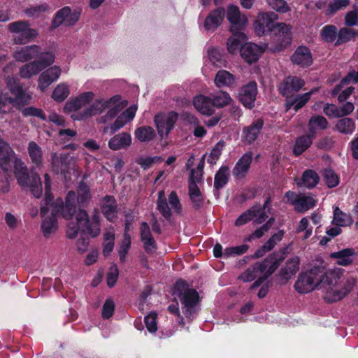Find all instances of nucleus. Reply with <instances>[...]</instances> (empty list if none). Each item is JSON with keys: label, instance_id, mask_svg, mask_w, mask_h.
<instances>
[{"label": "nucleus", "instance_id": "obj_1", "mask_svg": "<svg viewBox=\"0 0 358 358\" xmlns=\"http://www.w3.org/2000/svg\"><path fill=\"white\" fill-rule=\"evenodd\" d=\"M356 282V278L343 268H334L325 271L322 266H313L299 275L294 287L299 294L321 290L324 300L333 303L350 293Z\"/></svg>", "mask_w": 358, "mask_h": 358}, {"label": "nucleus", "instance_id": "obj_2", "mask_svg": "<svg viewBox=\"0 0 358 358\" xmlns=\"http://www.w3.org/2000/svg\"><path fill=\"white\" fill-rule=\"evenodd\" d=\"M91 199L88 186L84 182L80 183L78 187V196L74 192H69L63 203L62 215L65 219H72L74 216L76 221L71 220L67 226L66 235L69 238H75L80 230L95 238L100 234V216L99 210L94 209L90 216L85 210H76V204L85 206Z\"/></svg>", "mask_w": 358, "mask_h": 358}, {"label": "nucleus", "instance_id": "obj_3", "mask_svg": "<svg viewBox=\"0 0 358 358\" xmlns=\"http://www.w3.org/2000/svg\"><path fill=\"white\" fill-rule=\"evenodd\" d=\"M125 106L120 96H114L108 100H96L83 111L71 115L74 120H83L102 113L108 110L106 114L99 119V122L106 124L112 120Z\"/></svg>", "mask_w": 358, "mask_h": 358}, {"label": "nucleus", "instance_id": "obj_4", "mask_svg": "<svg viewBox=\"0 0 358 358\" xmlns=\"http://www.w3.org/2000/svg\"><path fill=\"white\" fill-rule=\"evenodd\" d=\"M45 201L41 205V213L42 220L41 228L45 236L48 237L54 233L57 227L56 217L62 215L63 201L57 199L53 203H50L52 199L50 194V179L48 174H45Z\"/></svg>", "mask_w": 358, "mask_h": 358}, {"label": "nucleus", "instance_id": "obj_5", "mask_svg": "<svg viewBox=\"0 0 358 358\" xmlns=\"http://www.w3.org/2000/svg\"><path fill=\"white\" fill-rule=\"evenodd\" d=\"M280 264V261L273 257L265 259L262 262H257L249 267L239 276V279L245 282H251L255 278L256 281L250 286L251 289L259 287L274 271Z\"/></svg>", "mask_w": 358, "mask_h": 358}, {"label": "nucleus", "instance_id": "obj_6", "mask_svg": "<svg viewBox=\"0 0 358 358\" xmlns=\"http://www.w3.org/2000/svg\"><path fill=\"white\" fill-rule=\"evenodd\" d=\"M13 163L18 184L22 187L29 189L36 198H39L42 195L43 189L38 174L32 169L31 173H28L27 166L19 158H15Z\"/></svg>", "mask_w": 358, "mask_h": 358}, {"label": "nucleus", "instance_id": "obj_7", "mask_svg": "<svg viewBox=\"0 0 358 358\" xmlns=\"http://www.w3.org/2000/svg\"><path fill=\"white\" fill-rule=\"evenodd\" d=\"M278 15L273 12H266L259 13L255 22V31L258 36H262L271 31L277 25L279 32L285 34V36H289L292 30V26L285 23L276 24Z\"/></svg>", "mask_w": 358, "mask_h": 358}, {"label": "nucleus", "instance_id": "obj_8", "mask_svg": "<svg viewBox=\"0 0 358 358\" xmlns=\"http://www.w3.org/2000/svg\"><path fill=\"white\" fill-rule=\"evenodd\" d=\"M173 294L181 301L183 314L190 318L195 312V306L199 301L197 292L195 289H189L186 282L180 280L176 283Z\"/></svg>", "mask_w": 358, "mask_h": 358}, {"label": "nucleus", "instance_id": "obj_9", "mask_svg": "<svg viewBox=\"0 0 358 358\" xmlns=\"http://www.w3.org/2000/svg\"><path fill=\"white\" fill-rule=\"evenodd\" d=\"M8 31L13 34V43L17 45L27 44L38 36V31L30 27L27 20L11 22L8 26Z\"/></svg>", "mask_w": 358, "mask_h": 358}, {"label": "nucleus", "instance_id": "obj_10", "mask_svg": "<svg viewBox=\"0 0 358 358\" xmlns=\"http://www.w3.org/2000/svg\"><path fill=\"white\" fill-rule=\"evenodd\" d=\"M55 55L48 51L41 54L38 59L30 62L20 68L19 75L22 78H30L55 62Z\"/></svg>", "mask_w": 358, "mask_h": 358}, {"label": "nucleus", "instance_id": "obj_11", "mask_svg": "<svg viewBox=\"0 0 358 358\" xmlns=\"http://www.w3.org/2000/svg\"><path fill=\"white\" fill-rule=\"evenodd\" d=\"M178 117V113L174 111L161 113L155 116V124L162 139L168 137L169 134L173 129Z\"/></svg>", "mask_w": 358, "mask_h": 358}, {"label": "nucleus", "instance_id": "obj_12", "mask_svg": "<svg viewBox=\"0 0 358 358\" xmlns=\"http://www.w3.org/2000/svg\"><path fill=\"white\" fill-rule=\"evenodd\" d=\"M94 97V94L93 92H85L71 98L65 103L64 112L72 114L78 113V111L91 102Z\"/></svg>", "mask_w": 358, "mask_h": 358}, {"label": "nucleus", "instance_id": "obj_13", "mask_svg": "<svg viewBox=\"0 0 358 358\" xmlns=\"http://www.w3.org/2000/svg\"><path fill=\"white\" fill-rule=\"evenodd\" d=\"M227 18L230 22V31H241L248 24L247 17L241 13L238 6L230 5L227 10Z\"/></svg>", "mask_w": 358, "mask_h": 358}, {"label": "nucleus", "instance_id": "obj_14", "mask_svg": "<svg viewBox=\"0 0 358 358\" xmlns=\"http://www.w3.org/2000/svg\"><path fill=\"white\" fill-rule=\"evenodd\" d=\"M7 86L10 92L15 96V103L23 106L28 103L31 99V95L23 91L20 81L14 77H8L6 79Z\"/></svg>", "mask_w": 358, "mask_h": 358}, {"label": "nucleus", "instance_id": "obj_15", "mask_svg": "<svg viewBox=\"0 0 358 358\" xmlns=\"http://www.w3.org/2000/svg\"><path fill=\"white\" fill-rule=\"evenodd\" d=\"M43 53L39 45H31L17 48L13 52V57L16 61L24 63L38 58Z\"/></svg>", "mask_w": 358, "mask_h": 358}, {"label": "nucleus", "instance_id": "obj_16", "mask_svg": "<svg viewBox=\"0 0 358 358\" xmlns=\"http://www.w3.org/2000/svg\"><path fill=\"white\" fill-rule=\"evenodd\" d=\"M62 74L60 66L55 65L43 71L38 79V87L40 90L44 91L52 83L57 81Z\"/></svg>", "mask_w": 358, "mask_h": 358}, {"label": "nucleus", "instance_id": "obj_17", "mask_svg": "<svg viewBox=\"0 0 358 358\" xmlns=\"http://www.w3.org/2000/svg\"><path fill=\"white\" fill-rule=\"evenodd\" d=\"M303 79L296 76L286 78L279 86L280 92L289 99L294 94L299 92L304 85Z\"/></svg>", "mask_w": 358, "mask_h": 358}, {"label": "nucleus", "instance_id": "obj_18", "mask_svg": "<svg viewBox=\"0 0 358 358\" xmlns=\"http://www.w3.org/2000/svg\"><path fill=\"white\" fill-rule=\"evenodd\" d=\"M264 48L253 43H245L240 49L241 57L248 64L256 62L261 55L264 52Z\"/></svg>", "mask_w": 358, "mask_h": 358}, {"label": "nucleus", "instance_id": "obj_19", "mask_svg": "<svg viewBox=\"0 0 358 358\" xmlns=\"http://www.w3.org/2000/svg\"><path fill=\"white\" fill-rule=\"evenodd\" d=\"M257 94V83L254 81L244 85L239 91L238 98L241 102L247 108H252L254 106Z\"/></svg>", "mask_w": 358, "mask_h": 358}, {"label": "nucleus", "instance_id": "obj_20", "mask_svg": "<svg viewBox=\"0 0 358 358\" xmlns=\"http://www.w3.org/2000/svg\"><path fill=\"white\" fill-rule=\"evenodd\" d=\"M73 158L67 154L51 155V164L52 170L56 173H65L70 167Z\"/></svg>", "mask_w": 358, "mask_h": 358}, {"label": "nucleus", "instance_id": "obj_21", "mask_svg": "<svg viewBox=\"0 0 358 358\" xmlns=\"http://www.w3.org/2000/svg\"><path fill=\"white\" fill-rule=\"evenodd\" d=\"M300 260L294 257L289 259L285 265L280 269L279 277L281 283H286L291 279L299 269Z\"/></svg>", "mask_w": 358, "mask_h": 358}, {"label": "nucleus", "instance_id": "obj_22", "mask_svg": "<svg viewBox=\"0 0 358 358\" xmlns=\"http://www.w3.org/2000/svg\"><path fill=\"white\" fill-rule=\"evenodd\" d=\"M292 62L301 67H307L313 64V57L310 50L306 46L296 48L291 57Z\"/></svg>", "mask_w": 358, "mask_h": 358}, {"label": "nucleus", "instance_id": "obj_23", "mask_svg": "<svg viewBox=\"0 0 358 358\" xmlns=\"http://www.w3.org/2000/svg\"><path fill=\"white\" fill-rule=\"evenodd\" d=\"M225 15L223 8H218L212 11L206 18L203 27L208 31H214L222 22Z\"/></svg>", "mask_w": 358, "mask_h": 358}, {"label": "nucleus", "instance_id": "obj_24", "mask_svg": "<svg viewBox=\"0 0 358 358\" xmlns=\"http://www.w3.org/2000/svg\"><path fill=\"white\" fill-rule=\"evenodd\" d=\"M270 206V200L267 199L263 206L255 205L249 209L252 221L255 224H262L267 219Z\"/></svg>", "mask_w": 358, "mask_h": 358}, {"label": "nucleus", "instance_id": "obj_25", "mask_svg": "<svg viewBox=\"0 0 358 358\" xmlns=\"http://www.w3.org/2000/svg\"><path fill=\"white\" fill-rule=\"evenodd\" d=\"M100 207L105 217L110 222H114L117 213V206L115 199L111 196H106L101 200Z\"/></svg>", "mask_w": 358, "mask_h": 358}, {"label": "nucleus", "instance_id": "obj_26", "mask_svg": "<svg viewBox=\"0 0 358 358\" xmlns=\"http://www.w3.org/2000/svg\"><path fill=\"white\" fill-rule=\"evenodd\" d=\"M357 252L353 248H348L330 254V257L336 260V264L343 266H348L352 264Z\"/></svg>", "mask_w": 358, "mask_h": 358}, {"label": "nucleus", "instance_id": "obj_27", "mask_svg": "<svg viewBox=\"0 0 358 358\" xmlns=\"http://www.w3.org/2000/svg\"><path fill=\"white\" fill-rule=\"evenodd\" d=\"M132 143L131 134L122 132L115 135L108 141V147L112 150H119L121 149H127Z\"/></svg>", "mask_w": 358, "mask_h": 358}, {"label": "nucleus", "instance_id": "obj_28", "mask_svg": "<svg viewBox=\"0 0 358 358\" xmlns=\"http://www.w3.org/2000/svg\"><path fill=\"white\" fill-rule=\"evenodd\" d=\"M232 35L227 41V49L229 53L234 55L240 52L241 46L247 41L245 34L241 31H235L231 32Z\"/></svg>", "mask_w": 358, "mask_h": 358}, {"label": "nucleus", "instance_id": "obj_29", "mask_svg": "<svg viewBox=\"0 0 358 358\" xmlns=\"http://www.w3.org/2000/svg\"><path fill=\"white\" fill-rule=\"evenodd\" d=\"M15 155L8 143L0 138V166L4 171L10 170V162Z\"/></svg>", "mask_w": 358, "mask_h": 358}, {"label": "nucleus", "instance_id": "obj_30", "mask_svg": "<svg viewBox=\"0 0 358 358\" xmlns=\"http://www.w3.org/2000/svg\"><path fill=\"white\" fill-rule=\"evenodd\" d=\"M263 125V120L258 119L250 126L245 127L243 131V140L248 143L254 142L259 134Z\"/></svg>", "mask_w": 358, "mask_h": 358}, {"label": "nucleus", "instance_id": "obj_31", "mask_svg": "<svg viewBox=\"0 0 358 358\" xmlns=\"http://www.w3.org/2000/svg\"><path fill=\"white\" fill-rule=\"evenodd\" d=\"M193 104L196 110L204 115H211L214 113L210 98L203 95L196 96L193 99Z\"/></svg>", "mask_w": 358, "mask_h": 358}, {"label": "nucleus", "instance_id": "obj_32", "mask_svg": "<svg viewBox=\"0 0 358 358\" xmlns=\"http://www.w3.org/2000/svg\"><path fill=\"white\" fill-rule=\"evenodd\" d=\"M252 159V152H245L236 164L233 170L234 176L239 178L243 177L250 169Z\"/></svg>", "mask_w": 358, "mask_h": 358}, {"label": "nucleus", "instance_id": "obj_33", "mask_svg": "<svg viewBox=\"0 0 358 358\" xmlns=\"http://www.w3.org/2000/svg\"><path fill=\"white\" fill-rule=\"evenodd\" d=\"M316 91L317 90H313L308 92L298 95L293 99H287L285 103L286 109L288 110L293 107L294 110L297 111L308 101L310 96Z\"/></svg>", "mask_w": 358, "mask_h": 358}, {"label": "nucleus", "instance_id": "obj_34", "mask_svg": "<svg viewBox=\"0 0 358 358\" xmlns=\"http://www.w3.org/2000/svg\"><path fill=\"white\" fill-rule=\"evenodd\" d=\"M316 204V200L312 195H299L296 201L294 203L296 210L299 212H305L313 208Z\"/></svg>", "mask_w": 358, "mask_h": 358}, {"label": "nucleus", "instance_id": "obj_35", "mask_svg": "<svg viewBox=\"0 0 358 358\" xmlns=\"http://www.w3.org/2000/svg\"><path fill=\"white\" fill-rule=\"evenodd\" d=\"M135 138L141 143H148L156 137L155 129L150 126L138 127L134 131Z\"/></svg>", "mask_w": 358, "mask_h": 358}, {"label": "nucleus", "instance_id": "obj_36", "mask_svg": "<svg viewBox=\"0 0 358 358\" xmlns=\"http://www.w3.org/2000/svg\"><path fill=\"white\" fill-rule=\"evenodd\" d=\"M214 83L217 87H231L235 83V77L226 70H220L215 75Z\"/></svg>", "mask_w": 358, "mask_h": 358}, {"label": "nucleus", "instance_id": "obj_37", "mask_svg": "<svg viewBox=\"0 0 358 358\" xmlns=\"http://www.w3.org/2000/svg\"><path fill=\"white\" fill-rule=\"evenodd\" d=\"M27 152L31 162L36 166H40L43 162L41 148L35 141H30L28 144Z\"/></svg>", "mask_w": 358, "mask_h": 358}, {"label": "nucleus", "instance_id": "obj_38", "mask_svg": "<svg viewBox=\"0 0 358 358\" xmlns=\"http://www.w3.org/2000/svg\"><path fill=\"white\" fill-rule=\"evenodd\" d=\"M353 220L350 214H347L337 206L334 208V217L332 223L338 227H346L352 224Z\"/></svg>", "mask_w": 358, "mask_h": 358}, {"label": "nucleus", "instance_id": "obj_39", "mask_svg": "<svg viewBox=\"0 0 358 358\" xmlns=\"http://www.w3.org/2000/svg\"><path fill=\"white\" fill-rule=\"evenodd\" d=\"M115 231L113 227L108 228L103 234V254L108 256L114 248Z\"/></svg>", "mask_w": 358, "mask_h": 358}, {"label": "nucleus", "instance_id": "obj_40", "mask_svg": "<svg viewBox=\"0 0 358 358\" xmlns=\"http://www.w3.org/2000/svg\"><path fill=\"white\" fill-rule=\"evenodd\" d=\"M283 235L284 232L282 230H280L277 233L274 234L271 237V238L264 244L261 250L256 252V257H259L262 256L266 252L271 250L275 247V245L282 240Z\"/></svg>", "mask_w": 358, "mask_h": 358}, {"label": "nucleus", "instance_id": "obj_41", "mask_svg": "<svg viewBox=\"0 0 358 358\" xmlns=\"http://www.w3.org/2000/svg\"><path fill=\"white\" fill-rule=\"evenodd\" d=\"M335 129L340 133L351 134L355 129V123L351 118L343 117L336 122Z\"/></svg>", "mask_w": 358, "mask_h": 358}, {"label": "nucleus", "instance_id": "obj_42", "mask_svg": "<svg viewBox=\"0 0 358 358\" xmlns=\"http://www.w3.org/2000/svg\"><path fill=\"white\" fill-rule=\"evenodd\" d=\"M313 135H303L296 141L293 152L296 155H299L310 146L313 142Z\"/></svg>", "mask_w": 358, "mask_h": 358}, {"label": "nucleus", "instance_id": "obj_43", "mask_svg": "<svg viewBox=\"0 0 358 358\" xmlns=\"http://www.w3.org/2000/svg\"><path fill=\"white\" fill-rule=\"evenodd\" d=\"M189 196L193 206L199 208L203 203V196L194 181L189 182Z\"/></svg>", "mask_w": 358, "mask_h": 358}, {"label": "nucleus", "instance_id": "obj_44", "mask_svg": "<svg viewBox=\"0 0 358 358\" xmlns=\"http://www.w3.org/2000/svg\"><path fill=\"white\" fill-rule=\"evenodd\" d=\"M320 178L318 174L313 170H307L303 172L300 186L307 188L314 187L319 182Z\"/></svg>", "mask_w": 358, "mask_h": 358}, {"label": "nucleus", "instance_id": "obj_45", "mask_svg": "<svg viewBox=\"0 0 358 358\" xmlns=\"http://www.w3.org/2000/svg\"><path fill=\"white\" fill-rule=\"evenodd\" d=\"M69 85L66 83H61L54 89L52 94V98L57 102H62L69 96Z\"/></svg>", "mask_w": 358, "mask_h": 358}, {"label": "nucleus", "instance_id": "obj_46", "mask_svg": "<svg viewBox=\"0 0 358 358\" xmlns=\"http://www.w3.org/2000/svg\"><path fill=\"white\" fill-rule=\"evenodd\" d=\"M157 208L165 218L169 219L171 217V211L167 203L165 192L163 190L158 192Z\"/></svg>", "mask_w": 358, "mask_h": 358}, {"label": "nucleus", "instance_id": "obj_47", "mask_svg": "<svg viewBox=\"0 0 358 358\" xmlns=\"http://www.w3.org/2000/svg\"><path fill=\"white\" fill-rule=\"evenodd\" d=\"M328 126L327 119L321 115H314L311 117L308 122L309 131L311 134H314L317 129H324Z\"/></svg>", "mask_w": 358, "mask_h": 358}, {"label": "nucleus", "instance_id": "obj_48", "mask_svg": "<svg viewBox=\"0 0 358 358\" xmlns=\"http://www.w3.org/2000/svg\"><path fill=\"white\" fill-rule=\"evenodd\" d=\"M163 161L160 156H140L136 158V162L144 170H147L154 164H159Z\"/></svg>", "mask_w": 358, "mask_h": 358}, {"label": "nucleus", "instance_id": "obj_49", "mask_svg": "<svg viewBox=\"0 0 358 358\" xmlns=\"http://www.w3.org/2000/svg\"><path fill=\"white\" fill-rule=\"evenodd\" d=\"M229 169L222 166L220 169L215 176L214 186L219 189L223 187L228 181Z\"/></svg>", "mask_w": 358, "mask_h": 358}, {"label": "nucleus", "instance_id": "obj_50", "mask_svg": "<svg viewBox=\"0 0 358 358\" xmlns=\"http://www.w3.org/2000/svg\"><path fill=\"white\" fill-rule=\"evenodd\" d=\"M211 101L212 106L213 108L214 106L221 108L229 104L231 101V98L227 92L222 91L220 93L213 95L211 99Z\"/></svg>", "mask_w": 358, "mask_h": 358}, {"label": "nucleus", "instance_id": "obj_51", "mask_svg": "<svg viewBox=\"0 0 358 358\" xmlns=\"http://www.w3.org/2000/svg\"><path fill=\"white\" fill-rule=\"evenodd\" d=\"M349 4V0H332L329 2L325 14L332 15L341 9L347 7Z\"/></svg>", "mask_w": 358, "mask_h": 358}, {"label": "nucleus", "instance_id": "obj_52", "mask_svg": "<svg viewBox=\"0 0 358 358\" xmlns=\"http://www.w3.org/2000/svg\"><path fill=\"white\" fill-rule=\"evenodd\" d=\"M274 222V218H270L265 224L262 227L257 229L252 234H251L247 238V241H251L253 239H257L262 237L266 232H267L271 227Z\"/></svg>", "mask_w": 358, "mask_h": 358}, {"label": "nucleus", "instance_id": "obj_53", "mask_svg": "<svg viewBox=\"0 0 358 358\" xmlns=\"http://www.w3.org/2000/svg\"><path fill=\"white\" fill-rule=\"evenodd\" d=\"M71 8L69 6H66L59 10L55 15L52 22V29H56L59 27L62 23L64 22L68 15L70 14Z\"/></svg>", "mask_w": 358, "mask_h": 358}, {"label": "nucleus", "instance_id": "obj_54", "mask_svg": "<svg viewBox=\"0 0 358 358\" xmlns=\"http://www.w3.org/2000/svg\"><path fill=\"white\" fill-rule=\"evenodd\" d=\"M270 8L277 12L285 13L290 10L285 0H266Z\"/></svg>", "mask_w": 358, "mask_h": 358}, {"label": "nucleus", "instance_id": "obj_55", "mask_svg": "<svg viewBox=\"0 0 358 358\" xmlns=\"http://www.w3.org/2000/svg\"><path fill=\"white\" fill-rule=\"evenodd\" d=\"M224 142L223 141H220L217 142L215 145L212 149L210 155L208 158V162L211 164H214L216 163L217 160L219 159L220 156L221 155V153L222 152V150L224 147Z\"/></svg>", "mask_w": 358, "mask_h": 358}, {"label": "nucleus", "instance_id": "obj_56", "mask_svg": "<svg viewBox=\"0 0 358 358\" xmlns=\"http://www.w3.org/2000/svg\"><path fill=\"white\" fill-rule=\"evenodd\" d=\"M358 81V71H352L348 74L344 78L342 79L341 83L339 85L336 86L333 90H332V95L335 96L337 94L341 89V86L346 85L350 82L357 83Z\"/></svg>", "mask_w": 358, "mask_h": 358}, {"label": "nucleus", "instance_id": "obj_57", "mask_svg": "<svg viewBox=\"0 0 358 358\" xmlns=\"http://www.w3.org/2000/svg\"><path fill=\"white\" fill-rule=\"evenodd\" d=\"M48 9V6L46 3L31 6L24 10L25 14L28 17H38L41 14L45 13Z\"/></svg>", "mask_w": 358, "mask_h": 358}, {"label": "nucleus", "instance_id": "obj_58", "mask_svg": "<svg viewBox=\"0 0 358 358\" xmlns=\"http://www.w3.org/2000/svg\"><path fill=\"white\" fill-rule=\"evenodd\" d=\"M337 36V28L334 25H327L322 29V36L327 42L334 41Z\"/></svg>", "mask_w": 358, "mask_h": 358}, {"label": "nucleus", "instance_id": "obj_59", "mask_svg": "<svg viewBox=\"0 0 358 358\" xmlns=\"http://www.w3.org/2000/svg\"><path fill=\"white\" fill-rule=\"evenodd\" d=\"M157 313L152 312L144 318L145 327L150 333H155L157 330Z\"/></svg>", "mask_w": 358, "mask_h": 358}, {"label": "nucleus", "instance_id": "obj_60", "mask_svg": "<svg viewBox=\"0 0 358 358\" xmlns=\"http://www.w3.org/2000/svg\"><path fill=\"white\" fill-rule=\"evenodd\" d=\"M131 245V238L129 234L127 232L124 234L123 240L119 249L120 259L122 262H124L127 252Z\"/></svg>", "mask_w": 358, "mask_h": 358}, {"label": "nucleus", "instance_id": "obj_61", "mask_svg": "<svg viewBox=\"0 0 358 358\" xmlns=\"http://www.w3.org/2000/svg\"><path fill=\"white\" fill-rule=\"evenodd\" d=\"M324 179L329 188L336 187L339 183L338 176L330 169L326 170L324 173Z\"/></svg>", "mask_w": 358, "mask_h": 358}, {"label": "nucleus", "instance_id": "obj_62", "mask_svg": "<svg viewBox=\"0 0 358 358\" xmlns=\"http://www.w3.org/2000/svg\"><path fill=\"white\" fill-rule=\"evenodd\" d=\"M128 122L121 115H119L113 124L109 127H104L103 131L107 133L110 130V133L113 134L122 128Z\"/></svg>", "mask_w": 358, "mask_h": 358}, {"label": "nucleus", "instance_id": "obj_63", "mask_svg": "<svg viewBox=\"0 0 358 358\" xmlns=\"http://www.w3.org/2000/svg\"><path fill=\"white\" fill-rule=\"evenodd\" d=\"M208 55L210 62L215 66H219L222 63V55L220 51L215 48L208 49Z\"/></svg>", "mask_w": 358, "mask_h": 358}, {"label": "nucleus", "instance_id": "obj_64", "mask_svg": "<svg viewBox=\"0 0 358 358\" xmlns=\"http://www.w3.org/2000/svg\"><path fill=\"white\" fill-rule=\"evenodd\" d=\"M115 310V303L111 299H108L106 300L103 308H102V317L103 319L110 318L114 313Z\"/></svg>", "mask_w": 358, "mask_h": 358}]
</instances>
